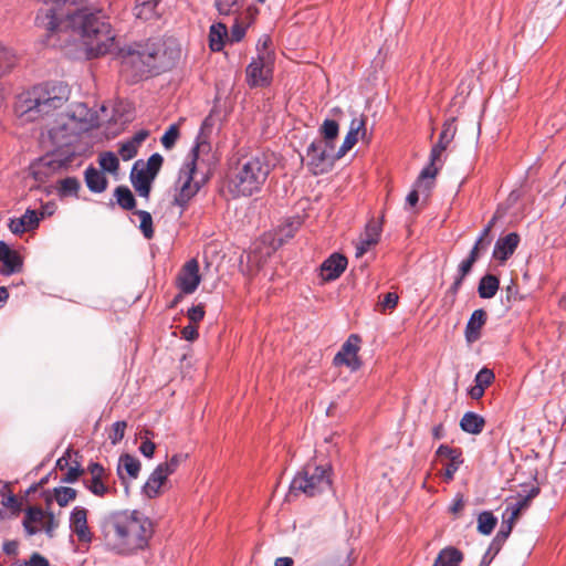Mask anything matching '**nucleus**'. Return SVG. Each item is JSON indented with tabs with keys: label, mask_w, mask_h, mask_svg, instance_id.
Here are the masks:
<instances>
[{
	"label": "nucleus",
	"mask_w": 566,
	"mask_h": 566,
	"mask_svg": "<svg viewBox=\"0 0 566 566\" xmlns=\"http://www.w3.org/2000/svg\"><path fill=\"white\" fill-rule=\"evenodd\" d=\"M499 286V279L493 274H486L479 282L478 293L482 298H492L496 294Z\"/></svg>",
	"instance_id": "obj_31"
},
{
	"label": "nucleus",
	"mask_w": 566,
	"mask_h": 566,
	"mask_svg": "<svg viewBox=\"0 0 566 566\" xmlns=\"http://www.w3.org/2000/svg\"><path fill=\"white\" fill-rule=\"evenodd\" d=\"M275 57L264 52L256 55L245 69V82L251 88L268 87L272 83Z\"/></svg>",
	"instance_id": "obj_8"
},
{
	"label": "nucleus",
	"mask_w": 566,
	"mask_h": 566,
	"mask_svg": "<svg viewBox=\"0 0 566 566\" xmlns=\"http://www.w3.org/2000/svg\"><path fill=\"white\" fill-rule=\"evenodd\" d=\"M271 44H272L271 38L269 35H262L259 39V42L256 45L258 55H262V53L268 52L272 56L275 57V54H274L273 50L271 49Z\"/></svg>",
	"instance_id": "obj_58"
},
{
	"label": "nucleus",
	"mask_w": 566,
	"mask_h": 566,
	"mask_svg": "<svg viewBox=\"0 0 566 566\" xmlns=\"http://www.w3.org/2000/svg\"><path fill=\"white\" fill-rule=\"evenodd\" d=\"M84 177L86 186L92 192L99 193L106 190L108 181L103 171L90 166L85 169Z\"/></svg>",
	"instance_id": "obj_25"
},
{
	"label": "nucleus",
	"mask_w": 566,
	"mask_h": 566,
	"mask_svg": "<svg viewBox=\"0 0 566 566\" xmlns=\"http://www.w3.org/2000/svg\"><path fill=\"white\" fill-rule=\"evenodd\" d=\"M69 163L56 155L45 156L31 166V175L34 180L45 182L53 174L66 168Z\"/></svg>",
	"instance_id": "obj_10"
},
{
	"label": "nucleus",
	"mask_w": 566,
	"mask_h": 566,
	"mask_svg": "<svg viewBox=\"0 0 566 566\" xmlns=\"http://www.w3.org/2000/svg\"><path fill=\"white\" fill-rule=\"evenodd\" d=\"M497 523L496 517L489 511L478 516V531L483 535H490Z\"/></svg>",
	"instance_id": "obj_35"
},
{
	"label": "nucleus",
	"mask_w": 566,
	"mask_h": 566,
	"mask_svg": "<svg viewBox=\"0 0 566 566\" xmlns=\"http://www.w3.org/2000/svg\"><path fill=\"white\" fill-rule=\"evenodd\" d=\"M156 55L157 52H132L129 53L123 62V66L132 69L135 72L136 77H142L147 73H150L153 70L157 69L156 65Z\"/></svg>",
	"instance_id": "obj_11"
},
{
	"label": "nucleus",
	"mask_w": 566,
	"mask_h": 566,
	"mask_svg": "<svg viewBox=\"0 0 566 566\" xmlns=\"http://www.w3.org/2000/svg\"><path fill=\"white\" fill-rule=\"evenodd\" d=\"M398 295L396 293L389 292L385 294L384 298L378 303V306L381 312H386L387 310H392L398 304Z\"/></svg>",
	"instance_id": "obj_53"
},
{
	"label": "nucleus",
	"mask_w": 566,
	"mask_h": 566,
	"mask_svg": "<svg viewBox=\"0 0 566 566\" xmlns=\"http://www.w3.org/2000/svg\"><path fill=\"white\" fill-rule=\"evenodd\" d=\"M321 143L335 146V142L339 134V125L334 119H325L319 127Z\"/></svg>",
	"instance_id": "obj_30"
},
{
	"label": "nucleus",
	"mask_w": 566,
	"mask_h": 566,
	"mask_svg": "<svg viewBox=\"0 0 566 566\" xmlns=\"http://www.w3.org/2000/svg\"><path fill=\"white\" fill-rule=\"evenodd\" d=\"M360 343V336L357 334L349 335L340 350L334 357V363L336 365H346L353 371L359 369L361 366V361L358 358Z\"/></svg>",
	"instance_id": "obj_9"
},
{
	"label": "nucleus",
	"mask_w": 566,
	"mask_h": 566,
	"mask_svg": "<svg viewBox=\"0 0 566 566\" xmlns=\"http://www.w3.org/2000/svg\"><path fill=\"white\" fill-rule=\"evenodd\" d=\"M228 36L227 27L222 23L212 24L209 32V45L212 51L223 49L224 39Z\"/></svg>",
	"instance_id": "obj_32"
},
{
	"label": "nucleus",
	"mask_w": 566,
	"mask_h": 566,
	"mask_svg": "<svg viewBox=\"0 0 566 566\" xmlns=\"http://www.w3.org/2000/svg\"><path fill=\"white\" fill-rule=\"evenodd\" d=\"M169 474L158 464L156 469L148 476L146 483L143 486V492L148 499H155L163 493Z\"/></svg>",
	"instance_id": "obj_18"
},
{
	"label": "nucleus",
	"mask_w": 566,
	"mask_h": 566,
	"mask_svg": "<svg viewBox=\"0 0 566 566\" xmlns=\"http://www.w3.org/2000/svg\"><path fill=\"white\" fill-rule=\"evenodd\" d=\"M347 259L339 253H333L321 265V275L324 281L338 279L346 270Z\"/></svg>",
	"instance_id": "obj_16"
},
{
	"label": "nucleus",
	"mask_w": 566,
	"mask_h": 566,
	"mask_svg": "<svg viewBox=\"0 0 566 566\" xmlns=\"http://www.w3.org/2000/svg\"><path fill=\"white\" fill-rule=\"evenodd\" d=\"M60 196H77V191L81 187L80 181L74 177H67L59 182Z\"/></svg>",
	"instance_id": "obj_39"
},
{
	"label": "nucleus",
	"mask_w": 566,
	"mask_h": 566,
	"mask_svg": "<svg viewBox=\"0 0 566 566\" xmlns=\"http://www.w3.org/2000/svg\"><path fill=\"white\" fill-rule=\"evenodd\" d=\"M187 316L191 324L197 325L199 322H201L205 317V307L203 305L199 304L197 306H192L188 310Z\"/></svg>",
	"instance_id": "obj_56"
},
{
	"label": "nucleus",
	"mask_w": 566,
	"mask_h": 566,
	"mask_svg": "<svg viewBox=\"0 0 566 566\" xmlns=\"http://www.w3.org/2000/svg\"><path fill=\"white\" fill-rule=\"evenodd\" d=\"M358 136L359 135L355 133L347 132L342 146L338 149H336L339 158L344 157L356 145V143L358 142Z\"/></svg>",
	"instance_id": "obj_49"
},
{
	"label": "nucleus",
	"mask_w": 566,
	"mask_h": 566,
	"mask_svg": "<svg viewBox=\"0 0 566 566\" xmlns=\"http://www.w3.org/2000/svg\"><path fill=\"white\" fill-rule=\"evenodd\" d=\"M70 90L63 83H44L19 95L15 111L27 120H36L61 108L69 99Z\"/></svg>",
	"instance_id": "obj_4"
},
{
	"label": "nucleus",
	"mask_w": 566,
	"mask_h": 566,
	"mask_svg": "<svg viewBox=\"0 0 566 566\" xmlns=\"http://www.w3.org/2000/svg\"><path fill=\"white\" fill-rule=\"evenodd\" d=\"M153 180V176L147 175L144 169L136 172L135 169L132 171V184L137 193L142 197H149Z\"/></svg>",
	"instance_id": "obj_29"
},
{
	"label": "nucleus",
	"mask_w": 566,
	"mask_h": 566,
	"mask_svg": "<svg viewBox=\"0 0 566 566\" xmlns=\"http://www.w3.org/2000/svg\"><path fill=\"white\" fill-rule=\"evenodd\" d=\"M188 458V454L176 453L168 461L160 463L159 465L164 469L166 473L169 475L174 474L179 465L185 462Z\"/></svg>",
	"instance_id": "obj_43"
},
{
	"label": "nucleus",
	"mask_w": 566,
	"mask_h": 566,
	"mask_svg": "<svg viewBox=\"0 0 566 566\" xmlns=\"http://www.w3.org/2000/svg\"><path fill=\"white\" fill-rule=\"evenodd\" d=\"M274 168L272 156L255 153L241 156L231 168L228 189L233 197H249L259 192Z\"/></svg>",
	"instance_id": "obj_3"
},
{
	"label": "nucleus",
	"mask_w": 566,
	"mask_h": 566,
	"mask_svg": "<svg viewBox=\"0 0 566 566\" xmlns=\"http://www.w3.org/2000/svg\"><path fill=\"white\" fill-rule=\"evenodd\" d=\"M163 161H164V158L160 154H158V153L153 154L148 158L147 164H146V169L144 171L147 172V175L153 176V178L155 179V177L157 176L158 171L161 168Z\"/></svg>",
	"instance_id": "obj_45"
},
{
	"label": "nucleus",
	"mask_w": 566,
	"mask_h": 566,
	"mask_svg": "<svg viewBox=\"0 0 566 566\" xmlns=\"http://www.w3.org/2000/svg\"><path fill=\"white\" fill-rule=\"evenodd\" d=\"M149 136V132L146 129H142L137 132L130 139L126 140L134 149L138 153V148L140 145L147 139Z\"/></svg>",
	"instance_id": "obj_60"
},
{
	"label": "nucleus",
	"mask_w": 566,
	"mask_h": 566,
	"mask_svg": "<svg viewBox=\"0 0 566 566\" xmlns=\"http://www.w3.org/2000/svg\"><path fill=\"white\" fill-rule=\"evenodd\" d=\"M205 147L207 145L197 144L189 154V160L179 170L175 184L172 205L180 208V216L187 210L189 202L196 197L205 182V177L201 179L197 178L202 164L200 151Z\"/></svg>",
	"instance_id": "obj_5"
},
{
	"label": "nucleus",
	"mask_w": 566,
	"mask_h": 566,
	"mask_svg": "<svg viewBox=\"0 0 566 566\" xmlns=\"http://www.w3.org/2000/svg\"><path fill=\"white\" fill-rule=\"evenodd\" d=\"M538 494L539 488L532 486L528 493L521 497L516 503L507 505L504 517L509 514L507 517L510 518L511 523H515L520 517L521 513L528 509L532 500L535 499Z\"/></svg>",
	"instance_id": "obj_24"
},
{
	"label": "nucleus",
	"mask_w": 566,
	"mask_h": 566,
	"mask_svg": "<svg viewBox=\"0 0 566 566\" xmlns=\"http://www.w3.org/2000/svg\"><path fill=\"white\" fill-rule=\"evenodd\" d=\"M518 243L520 235L516 232L499 238L494 245L493 258L501 262L506 261L514 253Z\"/></svg>",
	"instance_id": "obj_19"
},
{
	"label": "nucleus",
	"mask_w": 566,
	"mask_h": 566,
	"mask_svg": "<svg viewBox=\"0 0 566 566\" xmlns=\"http://www.w3.org/2000/svg\"><path fill=\"white\" fill-rule=\"evenodd\" d=\"M136 17L140 19H149L158 4V0H137Z\"/></svg>",
	"instance_id": "obj_40"
},
{
	"label": "nucleus",
	"mask_w": 566,
	"mask_h": 566,
	"mask_svg": "<svg viewBox=\"0 0 566 566\" xmlns=\"http://www.w3.org/2000/svg\"><path fill=\"white\" fill-rule=\"evenodd\" d=\"M142 469L140 461L130 455L129 453H124L118 459L117 464V474L122 481H125L126 476L129 480H135L138 478Z\"/></svg>",
	"instance_id": "obj_22"
},
{
	"label": "nucleus",
	"mask_w": 566,
	"mask_h": 566,
	"mask_svg": "<svg viewBox=\"0 0 566 566\" xmlns=\"http://www.w3.org/2000/svg\"><path fill=\"white\" fill-rule=\"evenodd\" d=\"M98 163L104 171L116 174L119 168V161L112 151H105L99 155Z\"/></svg>",
	"instance_id": "obj_36"
},
{
	"label": "nucleus",
	"mask_w": 566,
	"mask_h": 566,
	"mask_svg": "<svg viewBox=\"0 0 566 566\" xmlns=\"http://www.w3.org/2000/svg\"><path fill=\"white\" fill-rule=\"evenodd\" d=\"M484 426V418L472 411L465 412L460 420V428L471 434H479Z\"/></svg>",
	"instance_id": "obj_27"
},
{
	"label": "nucleus",
	"mask_w": 566,
	"mask_h": 566,
	"mask_svg": "<svg viewBox=\"0 0 566 566\" xmlns=\"http://www.w3.org/2000/svg\"><path fill=\"white\" fill-rule=\"evenodd\" d=\"M245 34V27H243L239 21L237 20L235 23L231 28V41L239 42L242 40V38Z\"/></svg>",
	"instance_id": "obj_63"
},
{
	"label": "nucleus",
	"mask_w": 566,
	"mask_h": 566,
	"mask_svg": "<svg viewBox=\"0 0 566 566\" xmlns=\"http://www.w3.org/2000/svg\"><path fill=\"white\" fill-rule=\"evenodd\" d=\"M463 559V554L455 547H446L438 554L433 566H459Z\"/></svg>",
	"instance_id": "obj_28"
},
{
	"label": "nucleus",
	"mask_w": 566,
	"mask_h": 566,
	"mask_svg": "<svg viewBox=\"0 0 566 566\" xmlns=\"http://www.w3.org/2000/svg\"><path fill=\"white\" fill-rule=\"evenodd\" d=\"M455 134L457 126L454 125V118H450L444 122L439 138L450 144L453 140Z\"/></svg>",
	"instance_id": "obj_51"
},
{
	"label": "nucleus",
	"mask_w": 566,
	"mask_h": 566,
	"mask_svg": "<svg viewBox=\"0 0 566 566\" xmlns=\"http://www.w3.org/2000/svg\"><path fill=\"white\" fill-rule=\"evenodd\" d=\"M84 485L96 496L103 497L109 492V488L105 484L104 479L91 478L84 480Z\"/></svg>",
	"instance_id": "obj_41"
},
{
	"label": "nucleus",
	"mask_w": 566,
	"mask_h": 566,
	"mask_svg": "<svg viewBox=\"0 0 566 566\" xmlns=\"http://www.w3.org/2000/svg\"><path fill=\"white\" fill-rule=\"evenodd\" d=\"M105 547L120 556H133L145 551L154 534L153 522L137 510L107 513L99 522Z\"/></svg>",
	"instance_id": "obj_2"
},
{
	"label": "nucleus",
	"mask_w": 566,
	"mask_h": 566,
	"mask_svg": "<svg viewBox=\"0 0 566 566\" xmlns=\"http://www.w3.org/2000/svg\"><path fill=\"white\" fill-rule=\"evenodd\" d=\"M331 469L328 467L306 464L291 483L293 491H301L307 496H315L331 488Z\"/></svg>",
	"instance_id": "obj_6"
},
{
	"label": "nucleus",
	"mask_w": 566,
	"mask_h": 566,
	"mask_svg": "<svg viewBox=\"0 0 566 566\" xmlns=\"http://www.w3.org/2000/svg\"><path fill=\"white\" fill-rule=\"evenodd\" d=\"M488 318V314L484 310L479 308L475 310L465 326V339L468 343L472 344L480 339L481 337V329L485 325Z\"/></svg>",
	"instance_id": "obj_20"
},
{
	"label": "nucleus",
	"mask_w": 566,
	"mask_h": 566,
	"mask_svg": "<svg viewBox=\"0 0 566 566\" xmlns=\"http://www.w3.org/2000/svg\"><path fill=\"white\" fill-rule=\"evenodd\" d=\"M17 57L14 53L6 48L0 45V76L9 72L15 64Z\"/></svg>",
	"instance_id": "obj_38"
},
{
	"label": "nucleus",
	"mask_w": 566,
	"mask_h": 566,
	"mask_svg": "<svg viewBox=\"0 0 566 566\" xmlns=\"http://www.w3.org/2000/svg\"><path fill=\"white\" fill-rule=\"evenodd\" d=\"M449 145H450L449 143H447L440 138H439L438 143L436 145H433V147L431 148V151H430L429 165L421 170V172L417 179L418 187L423 186L424 179H434L436 178V176L438 175L439 170L442 167L441 156L446 151V149L448 148Z\"/></svg>",
	"instance_id": "obj_13"
},
{
	"label": "nucleus",
	"mask_w": 566,
	"mask_h": 566,
	"mask_svg": "<svg viewBox=\"0 0 566 566\" xmlns=\"http://www.w3.org/2000/svg\"><path fill=\"white\" fill-rule=\"evenodd\" d=\"M84 473V470L80 465L69 468L65 475L62 478L63 483H74Z\"/></svg>",
	"instance_id": "obj_57"
},
{
	"label": "nucleus",
	"mask_w": 566,
	"mask_h": 566,
	"mask_svg": "<svg viewBox=\"0 0 566 566\" xmlns=\"http://www.w3.org/2000/svg\"><path fill=\"white\" fill-rule=\"evenodd\" d=\"M25 566H50V564L44 556L33 553Z\"/></svg>",
	"instance_id": "obj_64"
},
{
	"label": "nucleus",
	"mask_w": 566,
	"mask_h": 566,
	"mask_svg": "<svg viewBox=\"0 0 566 566\" xmlns=\"http://www.w3.org/2000/svg\"><path fill=\"white\" fill-rule=\"evenodd\" d=\"M437 455L449 460L446 465L444 479L446 481H452L455 472L463 462L462 451L458 448H450L447 444H441L437 450Z\"/></svg>",
	"instance_id": "obj_17"
},
{
	"label": "nucleus",
	"mask_w": 566,
	"mask_h": 566,
	"mask_svg": "<svg viewBox=\"0 0 566 566\" xmlns=\"http://www.w3.org/2000/svg\"><path fill=\"white\" fill-rule=\"evenodd\" d=\"M240 0H216V8L220 14L229 15L237 12Z\"/></svg>",
	"instance_id": "obj_48"
},
{
	"label": "nucleus",
	"mask_w": 566,
	"mask_h": 566,
	"mask_svg": "<svg viewBox=\"0 0 566 566\" xmlns=\"http://www.w3.org/2000/svg\"><path fill=\"white\" fill-rule=\"evenodd\" d=\"M513 525H514V523H511L509 517L506 520H504L500 531L497 532V534L493 541V545H497V548H499L500 545L502 543H504L506 541V538L509 537V535L511 534Z\"/></svg>",
	"instance_id": "obj_50"
},
{
	"label": "nucleus",
	"mask_w": 566,
	"mask_h": 566,
	"mask_svg": "<svg viewBox=\"0 0 566 566\" xmlns=\"http://www.w3.org/2000/svg\"><path fill=\"white\" fill-rule=\"evenodd\" d=\"M1 504H2V506L7 507V509L12 510V512L14 514H17L20 511V506H21L20 502L18 501L15 495H13L12 493H10L8 496L3 497L1 501Z\"/></svg>",
	"instance_id": "obj_62"
},
{
	"label": "nucleus",
	"mask_w": 566,
	"mask_h": 566,
	"mask_svg": "<svg viewBox=\"0 0 566 566\" xmlns=\"http://www.w3.org/2000/svg\"><path fill=\"white\" fill-rule=\"evenodd\" d=\"M434 179H424V184L422 187H418L416 184V189L409 192L407 196V203L411 207L416 206L419 200V190L429 192L431 187L433 186Z\"/></svg>",
	"instance_id": "obj_46"
},
{
	"label": "nucleus",
	"mask_w": 566,
	"mask_h": 566,
	"mask_svg": "<svg viewBox=\"0 0 566 566\" xmlns=\"http://www.w3.org/2000/svg\"><path fill=\"white\" fill-rule=\"evenodd\" d=\"M118 154L123 160H130L137 155V151L127 142H123L119 146Z\"/></svg>",
	"instance_id": "obj_61"
},
{
	"label": "nucleus",
	"mask_w": 566,
	"mask_h": 566,
	"mask_svg": "<svg viewBox=\"0 0 566 566\" xmlns=\"http://www.w3.org/2000/svg\"><path fill=\"white\" fill-rule=\"evenodd\" d=\"M449 145H450L449 143H447L440 138H439L438 143L436 145H433V147L431 148V151H430L429 165L421 170V172L417 179L418 187L423 186L424 179H434L436 178V176L438 175L439 170L442 167L441 156L446 151V149L448 148Z\"/></svg>",
	"instance_id": "obj_14"
},
{
	"label": "nucleus",
	"mask_w": 566,
	"mask_h": 566,
	"mask_svg": "<svg viewBox=\"0 0 566 566\" xmlns=\"http://www.w3.org/2000/svg\"><path fill=\"white\" fill-rule=\"evenodd\" d=\"M494 380V374L491 369L482 368L476 375H475V384L483 387L485 390Z\"/></svg>",
	"instance_id": "obj_52"
},
{
	"label": "nucleus",
	"mask_w": 566,
	"mask_h": 566,
	"mask_svg": "<svg viewBox=\"0 0 566 566\" xmlns=\"http://www.w3.org/2000/svg\"><path fill=\"white\" fill-rule=\"evenodd\" d=\"M308 170L317 176L332 170L336 160L340 159L335 146L313 140L306 150Z\"/></svg>",
	"instance_id": "obj_7"
},
{
	"label": "nucleus",
	"mask_w": 566,
	"mask_h": 566,
	"mask_svg": "<svg viewBox=\"0 0 566 566\" xmlns=\"http://www.w3.org/2000/svg\"><path fill=\"white\" fill-rule=\"evenodd\" d=\"M127 428L126 421H116L112 426V430L108 434V439L111 440L112 444H117L125 436V430Z\"/></svg>",
	"instance_id": "obj_47"
},
{
	"label": "nucleus",
	"mask_w": 566,
	"mask_h": 566,
	"mask_svg": "<svg viewBox=\"0 0 566 566\" xmlns=\"http://www.w3.org/2000/svg\"><path fill=\"white\" fill-rule=\"evenodd\" d=\"M46 512H44L41 507L30 506L25 511V516L23 518V527L28 535H34L39 532V528L33 524H43Z\"/></svg>",
	"instance_id": "obj_26"
},
{
	"label": "nucleus",
	"mask_w": 566,
	"mask_h": 566,
	"mask_svg": "<svg viewBox=\"0 0 566 566\" xmlns=\"http://www.w3.org/2000/svg\"><path fill=\"white\" fill-rule=\"evenodd\" d=\"M70 527L80 542L90 543L93 534L87 525V510L82 506L73 509L70 516Z\"/></svg>",
	"instance_id": "obj_15"
},
{
	"label": "nucleus",
	"mask_w": 566,
	"mask_h": 566,
	"mask_svg": "<svg viewBox=\"0 0 566 566\" xmlns=\"http://www.w3.org/2000/svg\"><path fill=\"white\" fill-rule=\"evenodd\" d=\"M140 220L139 229L143 232L146 239H151L154 237V228H153V217L148 211L145 210H136L134 212Z\"/></svg>",
	"instance_id": "obj_37"
},
{
	"label": "nucleus",
	"mask_w": 566,
	"mask_h": 566,
	"mask_svg": "<svg viewBox=\"0 0 566 566\" xmlns=\"http://www.w3.org/2000/svg\"><path fill=\"white\" fill-rule=\"evenodd\" d=\"M381 227L378 222L371 221L366 226L364 235L360 239L367 241V245H375L379 241Z\"/></svg>",
	"instance_id": "obj_42"
},
{
	"label": "nucleus",
	"mask_w": 566,
	"mask_h": 566,
	"mask_svg": "<svg viewBox=\"0 0 566 566\" xmlns=\"http://www.w3.org/2000/svg\"><path fill=\"white\" fill-rule=\"evenodd\" d=\"M179 137V127L172 124L168 127L161 137V144L166 149H171Z\"/></svg>",
	"instance_id": "obj_44"
},
{
	"label": "nucleus",
	"mask_w": 566,
	"mask_h": 566,
	"mask_svg": "<svg viewBox=\"0 0 566 566\" xmlns=\"http://www.w3.org/2000/svg\"><path fill=\"white\" fill-rule=\"evenodd\" d=\"M348 132L360 135L364 138L366 134V117H355L352 119Z\"/></svg>",
	"instance_id": "obj_54"
},
{
	"label": "nucleus",
	"mask_w": 566,
	"mask_h": 566,
	"mask_svg": "<svg viewBox=\"0 0 566 566\" xmlns=\"http://www.w3.org/2000/svg\"><path fill=\"white\" fill-rule=\"evenodd\" d=\"M39 217L35 210L28 209L20 218L10 219L9 229L13 234H22L39 226Z\"/></svg>",
	"instance_id": "obj_23"
},
{
	"label": "nucleus",
	"mask_w": 566,
	"mask_h": 566,
	"mask_svg": "<svg viewBox=\"0 0 566 566\" xmlns=\"http://www.w3.org/2000/svg\"><path fill=\"white\" fill-rule=\"evenodd\" d=\"M199 263L191 259L184 264L177 276V286L184 294L193 293L200 284Z\"/></svg>",
	"instance_id": "obj_12"
},
{
	"label": "nucleus",
	"mask_w": 566,
	"mask_h": 566,
	"mask_svg": "<svg viewBox=\"0 0 566 566\" xmlns=\"http://www.w3.org/2000/svg\"><path fill=\"white\" fill-rule=\"evenodd\" d=\"M114 196L116 197L117 203L124 210H133L136 206V200L130 191V189L126 186H118L114 191Z\"/></svg>",
	"instance_id": "obj_33"
},
{
	"label": "nucleus",
	"mask_w": 566,
	"mask_h": 566,
	"mask_svg": "<svg viewBox=\"0 0 566 566\" xmlns=\"http://www.w3.org/2000/svg\"><path fill=\"white\" fill-rule=\"evenodd\" d=\"M53 495L56 503L64 507L77 496V491L70 486H59L53 489Z\"/></svg>",
	"instance_id": "obj_34"
},
{
	"label": "nucleus",
	"mask_w": 566,
	"mask_h": 566,
	"mask_svg": "<svg viewBox=\"0 0 566 566\" xmlns=\"http://www.w3.org/2000/svg\"><path fill=\"white\" fill-rule=\"evenodd\" d=\"M59 526V521L55 518L54 514L52 512H46L45 518L43 521L42 527L44 532L52 537L54 531Z\"/></svg>",
	"instance_id": "obj_55"
},
{
	"label": "nucleus",
	"mask_w": 566,
	"mask_h": 566,
	"mask_svg": "<svg viewBox=\"0 0 566 566\" xmlns=\"http://www.w3.org/2000/svg\"><path fill=\"white\" fill-rule=\"evenodd\" d=\"M149 136V132L146 129H142L137 132L130 139L126 140L134 149L138 153V148L140 145L147 139Z\"/></svg>",
	"instance_id": "obj_59"
},
{
	"label": "nucleus",
	"mask_w": 566,
	"mask_h": 566,
	"mask_svg": "<svg viewBox=\"0 0 566 566\" xmlns=\"http://www.w3.org/2000/svg\"><path fill=\"white\" fill-rule=\"evenodd\" d=\"M0 261L2 262L0 273L3 275H11L22 271L23 260L21 255L15 250H12L7 243L4 245V251L1 253Z\"/></svg>",
	"instance_id": "obj_21"
},
{
	"label": "nucleus",
	"mask_w": 566,
	"mask_h": 566,
	"mask_svg": "<svg viewBox=\"0 0 566 566\" xmlns=\"http://www.w3.org/2000/svg\"><path fill=\"white\" fill-rule=\"evenodd\" d=\"M35 22L49 33L69 29L76 32L82 38L90 59L108 53L114 45L115 35L101 11L92 12L87 8L75 9L56 3L41 9Z\"/></svg>",
	"instance_id": "obj_1"
}]
</instances>
